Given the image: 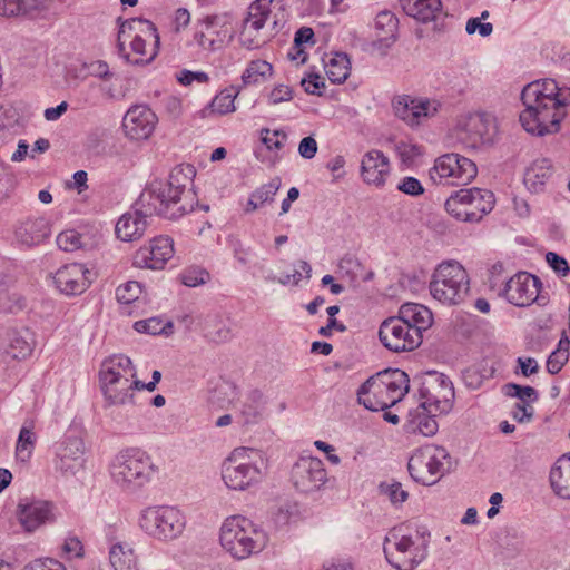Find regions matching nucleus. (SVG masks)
Wrapping results in <instances>:
<instances>
[{
    "instance_id": "nucleus-58",
    "label": "nucleus",
    "mask_w": 570,
    "mask_h": 570,
    "mask_svg": "<svg viewBox=\"0 0 570 570\" xmlns=\"http://www.w3.org/2000/svg\"><path fill=\"white\" fill-rule=\"evenodd\" d=\"M396 189L412 197H417L424 194V187L421 184V181L412 176H406L402 178L399 181Z\"/></svg>"
},
{
    "instance_id": "nucleus-1",
    "label": "nucleus",
    "mask_w": 570,
    "mask_h": 570,
    "mask_svg": "<svg viewBox=\"0 0 570 570\" xmlns=\"http://www.w3.org/2000/svg\"><path fill=\"white\" fill-rule=\"evenodd\" d=\"M196 175L193 165L174 167L166 181L155 180L140 194L136 206L147 215H158L167 219H177L194 210L197 204L193 190Z\"/></svg>"
},
{
    "instance_id": "nucleus-60",
    "label": "nucleus",
    "mask_w": 570,
    "mask_h": 570,
    "mask_svg": "<svg viewBox=\"0 0 570 570\" xmlns=\"http://www.w3.org/2000/svg\"><path fill=\"white\" fill-rule=\"evenodd\" d=\"M0 307L7 312L14 313L24 307V298L17 292H8L0 296Z\"/></svg>"
},
{
    "instance_id": "nucleus-62",
    "label": "nucleus",
    "mask_w": 570,
    "mask_h": 570,
    "mask_svg": "<svg viewBox=\"0 0 570 570\" xmlns=\"http://www.w3.org/2000/svg\"><path fill=\"white\" fill-rule=\"evenodd\" d=\"M304 90L309 95H322V89L325 88L324 80L317 73H311L301 81Z\"/></svg>"
},
{
    "instance_id": "nucleus-19",
    "label": "nucleus",
    "mask_w": 570,
    "mask_h": 570,
    "mask_svg": "<svg viewBox=\"0 0 570 570\" xmlns=\"http://www.w3.org/2000/svg\"><path fill=\"white\" fill-rule=\"evenodd\" d=\"M173 255V239L167 236H158L151 239L148 246H144L135 253L132 263L139 268L163 269Z\"/></svg>"
},
{
    "instance_id": "nucleus-20",
    "label": "nucleus",
    "mask_w": 570,
    "mask_h": 570,
    "mask_svg": "<svg viewBox=\"0 0 570 570\" xmlns=\"http://www.w3.org/2000/svg\"><path fill=\"white\" fill-rule=\"evenodd\" d=\"M85 444L80 436L68 434L56 446L55 466L63 474H76L83 468Z\"/></svg>"
},
{
    "instance_id": "nucleus-6",
    "label": "nucleus",
    "mask_w": 570,
    "mask_h": 570,
    "mask_svg": "<svg viewBox=\"0 0 570 570\" xmlns=\"http://www.w3.org/2000/svg\"><path fill=\"white\" fill-rule=\"evenodd\" d=\"M469 289V274L456 261L441 263L430 282V293L433 298L449 306L462 303Z\"/></svg>"
},
{
    "instance_id": "nucleus-12",
    "label": "nucleus",
    "mask_w": 570,
    "mask_h": 570,
    "mask_svg": "<svg viewBox=\"0 0 570 570\" xmlns=\"http://www.w3.org/2000/svg\"><path fill=\"white\" fill-rule=\"evenodd\" d=\"M291 481L297 491L311 494L322 490L328 478L321 459L301 456L292 466Z\"/></svg>"
},
{
    "instance_id": "nucleus-3",
    "label": "nucleus",
    "mask_w": 570,
    "mask_h": 570,
    "mask_svg": "<svg viewBox=\"0 0 570 570\" xmlns=\"http://www.w3.org/2000/svg\"><path fill=\"white\" fill-rule=\"evenodd\" d=\"M425 532L410 527L393 528L384 540L387 562L397 570H413L428 554Z\"/></svg>"
},
{
    "instance_id": "nucleus-54",
    "label": "nucleus",
    "mask_w": 570,
    "mask_h": 570,
    "mask_svg": "<svg viewBox=\"0 0 570 570\" xmlns=\"http://www.w3.org/2000/svg\"><path fill=\"white\" fill-rule=\"evenodd\" d=\"M569 360V338L566 337V347L557 348L547 360V371L550 374H558Z\"/></svg>"
},
{
    "instance_id": "nucleus-22",
    "label": "nucleus",
    "mask_w": 570,
    "mask_h": 570,
    "mask_svg": "<svg viewBox=\"0 0 570 570\" xmlns=\"http://www.w3.org/2000/svg\"><path fill=\"white\" fill-rule=\"evenodd\" d=\"M158 118L156 114L144 105H136L126 112L122 127L125 135L132 140L148 139L155 130Z\"/></svg>"
},
{
    "instance_id": "nucleus-7",
    "label": "nucleus",
    "mask_w": 570,
    "mask_h": 570,
    "mask_svg": "<svg viewBox=\"0 0 570 570\" xmlns=\"http://www.w3.org/2000/svg\"><path fill=\"white\" fill-rule=\"evenodd\" d=\"M264 461L259 453L246 448L235 449L223 465L222 476L233 490H245L263 476Z\"/></svg>"
},
{
    "instance_id": "nucleus-17",
    "label": "nucleus",
    "mask_w": 570,
    "mask_h": 570,
    "mask_svg": "<svg viewBox=\"0 0 570 570\" xmlns=\"http://www.w3.org/2000/svg\"><path fill=\"white\" fill-rule=\"evenodd\" d=\"M540 279L525 272L517 273L504 285L503 296L515 306H529L539 298Z\"/></svg>"
},
{
    "instance_id": "nucleus-44",
    "label": "nucleus",
    "mask_w": 570,
    "mask_h": 570,
    "mask_svg": "<svg viewBox=\"0 0 570 570\" xmlns=\"http://www.w3.org/2000/svg\"><path fill=\"white\" fill-rule=\"evenodd\" d=\"M204 26L207 30L213 32L212 43L215 45L216 50L220 49L232 37L233 30L230 26L223 22L218 17H207L204 20Z\"/></svg>"
},
{
    "instance_id": "nucleus-59",
    "label": "nucleus",
    "mask_w": 570,
    "mask_h": 570,
    "mask_svg": "<svg viewBox=\"0 0 570 570\" xmlns=\"http://www.w3.org/2000/svg\"><path fill=\"white\" fill-rule=\"evenodd\" d=\"M287 139V135L281 130H262V141L263 144L271 149H282Z\"/></svg>"
},
{
    "instance_id": "nucleus-9",
    "label": "nucleus",
    "mask_w": 570,
    "mask_h": 570,
    "mask_svg": "<svg viewBox=\"0 0 570 570\" xmlns=\"http://www.w3.org/2000/svg\"><path fill=\"white\" fill-rule=\"evenodd\" d=\"M417 385L421 405L430 413L446 414L453 407L454 387L452 382L442 373L429 371L414 376Z\"/></svg>"
},
{
    "instance_id": "nucleus-55",
    "label": "nucleus",
    "mask_w": 570,
    "mask_h": 570,
    "mask_svg": "<svg viewBox=\"0 0 570 570\" xmlns=\"http://www.w3.org/2000/svg\"><path fill=\"white\" fill-rule=\"evenodd\" d=\"M281 178L274 177L267 184L262 185L255 191L252 193L253 197H255L262 206L266 203H271L274 200V196L281 188Z\"/></svg>"
},
{
    "instance_id": "nucleus-34",
    "label": "nucleus",
    "mask_w": 570,
    "mask_h": 570,
    "mask_svg": "<svg viewBox=\"0 0 570 570\" xmlns=\"http://www.w3.org/2000/svg\"><path fill=\"white\" fill-rule=\"evenodd\" d=\"M441 7L440 0H404L403 3L405 13L422 23L436 20Z\"/></svg>"
},
{
    "instance_id": "nucleus-53",
    "label": "nucleus",
    "mask_w": 570,
    "mask_h": 570,
    "mask_svg": "<svg viewBox=\"0 0 570 570\" xmlns=\"http://www.w3.org/2000/svg\"><path fill=\"white\" fill-rule=\"evenodd\" d=\"M171 327L170 322H164L161 318L151 317L148 320L137 321L134 324V328L139 333H147L150 335H157L166 333V328Z\"/></svg>"
},
{
    "instance_id": "nucleus-49",
    "label": "nucleus",
    "mask_w": 570,
    "mask_h": 570,
    "mask_svg": "<svg viewBox=\"0 0 570 570\" xmlns=\"http://www.w3.org/2000/svg\"><path fill=\"white\" fill-rule=\"evenodd\" d=\"M397 18L390 11H382L376 16V28L384 32L385 39L391 40V43L396 39L395 32L397 30Z\"/></svg>"
},
{
    "instance_id": "nucleus-38",
    "label": "nucleus",
    "mask_w": 570,
    "mask_h": 570,
    "mask_svg": "<svg viewBox=\"0 0 570 570\" xmlns=\"http://www.w3.org/2000/svg\"><path fill=\"white\" fill-rule=\"evenodd\" d=\"M109 561L114 570H138V561L132 547L115 543L109 550Z\"/></svg>"
},
{
    "instance_id": "nucleus-61",
    "label": "nucleus",
    "mask_w": 570,
    "mask_h": 570,
    "mask_svg": "<svg viewBox=\"0 0 570 570\" xmlns=\"http://www.w3.org/2000/svg\"><path fill=\"white\" fill-rule=\"evenodd\" d=\"M338 268L344 275L350 277L351 282H355L363 266L356 258L345 256L340 261Z\"/></svg>"
},
{
    "instance_id": "nucleus-56",
    "label": "nucleus",
    "mask_w": 570,
    "mask_h": 570,
    "mask_svg": "<svg viewBox=\"0 0 570 570\" xmlns=\"http://www.w3.org/2000/svg\"><path fill=\"white\" fill-rule=\"evenodd\" d=\"M141 293V286L138 282H127L124 285H120L116 289V296L118 302L122 304H130L138 299L139 295Z\"/></svg>"
},
{
    "instance_id": "nucleus-47",
    "label": "nucleus",
    "mask_w": 570,
    "mask_h": 570,
    "mask_svg": "<svg viewBox=\"0 0 570 570\" xmlns=\"http://www.w3.org/2000/svg\"><path fill=\"white\" fill-rule=\"evenodd\" d=\"M237 95L238 92L233 88L220 91L210 102L212 111L219 115L233 112L235 110L234 101Z\"/></svg>"
},
{
    "instance_id": "nucleus-36",
    "label": "nucleus",
    "mask_w": 570,
    "mask_h": 570,
    "mask_svg": "<svg viewBox=\"0 0 570 570\" xmlns=\"http://www.w3.org/2000/svg\"><path fill=\"white\" fill-rule=\"evenodd\" d=\"M387 390V395L396 403L409 392V375L399 368L387 370L377 374Z\"/></svg>"
},
{
    "instance_id": "nucleus-39",
    "label": "nucleus",
    "mask_w": 570,
    "mask_h": 570,
    "mask_svg": "<svg viewBox=\"0 0 570 570\" xmlns=\"http://www.w3.org/2000/svg\"><path fill=\"white\" fill-rule=\"evenodd\" d=\"M43 3L45 0H0V16H24L39 10Z\"/></svg>"
},
{
    "instance_id": "nucleus-51",
    "label": "nucleus",
    "mask_w": 570,
    "mask_h": 570,
    "mask_svg": "<svg viewBox=\"0 0 570 570\" xmlns=\"http://www.w3.org/2000/svg\"><path fill=\"white\" fill-rule=\"evenodd\" d=\"M112 389L115 390L114 394H108L107 392H102L106 401V407H111L116 405H126L132 401L134 394L132 385L131 386H124L119 384H114Z\"/></svg>"
},
{
    "instance_id": "nucleus-18",
    "label": "nucleus",
    "mask_w": 570,
    "mask_h": 570,
    "mask_svg": "<svg viewBox=\"0 0 570 570\" xmlns=\"http://www.w3.org/2000/svg\"><path fill=\"white\" fill-rule=\"evenodd\" d=\"M272 0H255L248 8L247 17L244 20L239 33V41L243 47L252 50L258 48L264 40L259 39L258 32L265 26L271 14Z\"/></svg>"
},
{
    "instance_id": "nucleus-32",
    "label": "nucleus",
    "mask_w": 570,
    "mask_h": 570,
    "mask_svg": "<svg viewBox=\"0 0 570 570\" xmlns=\"http://www.w3.org/2000/svg\"><path fill=\"white\" fill-rule=\"evenodd\" d=\"M439 413H430L429 409L419 405L409 411L406 430L411 433H421L424 436H432L438 432L439 425L434 419Z\"/></svg>"
},
{
    "instance_id": "nucleus-31",
    "label": "nucleus",
    "mask_w": 570,
    "mask_h": 570,
    "mask_svg": "<svg viewBox=\"0 0 570 570\" xmlns=\"http://www.w3.org/2000/svg\"><path fill=\"white\" fill-rule=\"evenodd\" d=\"M463 196L466 198L468 212L475 215L473 223L481 222L482 218L493 209L495 204L494 194L488 189H464Z\"/></svg>"
},
{
    "instance_id": "nucleus-29",
    "label": "nucleus",
    "mask_w": 570,
    "mask_h": 570,
    "mask_svg": "<svg viewBox=\"0 0 570 570\" xmlns=\"http://www.w3.org/2000/svg\"><path fill=\"white\" fill-rule=\"evenodd\" d=\"M401 321L411 325L417 336H423V332L430 328L433 323L431 311L416 303H405L400 307L399 315Z\"/></svg>"
},
{
    "instance_id": "nucleus-64",
    "label": "nucleus",
    "mask_w": 570,
    "mask_h": 570,
    "mask_svg": "<svg viewBox=\"0 0 570 570\" xmlns=\"http://www.w3.org/2000/svg\"><path fill=\"white\" fill-rule=\"evenodd\" d=\"M22 570H66L65 566L55 559L35 560Z\"/></svg>"
},
{
    "instance_id": "nucleus-8",
    "label": "nucleus",
    "mask_w": 570,
    "mask_h": 570,
    "mask_svg": "<svg viewBox=\"0 0 570 570\" xmlns=\"http://www.w3.org/2000/svg\"><path fill=\"white\" fill-rule=\"evenodd\" d=\"M139 527L149 537L167 542L175 540L183 533L186 519L181 511L175 507L154 505L141 511Z\"/></svg>"
},
{
    "instance_id": "nucleus-33",
    "label": "nucleus",
    "mask_w": 570,
    "mask_h": 570,
    "mask_svg": "<svg viewBox=\"0 0 570 570\" xmlns=\"http://www.w3.org/2000/svg\"><path fill=\"white\" fill-rule=\"evenodd\" d=\"M553 173V166L550 159H535L524 173V184L532 193L542 190L546 183Z\"/></svg>"
},
{
    "instance_id": "nucleus-10",
    "label": "nucleus",
    "mask_w": 570,
    "mask_h": 570,
    "mask_svg": "<svg viewBox=\"0 0 570 570\" xmlns=\"http://www.w3.org/2000/svg\"><path fill=\"white\" fill-rule=\"evenodd\" d=\"M449 453L443 446L428 444L415 450L411 455L407 469L410 475L423 485L435 484L445 473V461Z\"/></svg>"
},
{
    "instance_id": "nucleus-63",
    "label": "nucleus",
    "mask_w": 570,
    "mask_h": 570,
    "mask_svg": "<svg viewBox=\"0 0 570 570\" xmlns=\"http://www.w3.org/2000/svg\"><path fill=\"white\" fill-rule=\"evenodd\" d=\"M546 261L549 266L561 276H566L570 272L568 262L557 253H547Z\"/></svg>"
},
{
    "instance_id": "nucleus-25",
    "label": "nucleus",
    "mask_w": 570,
    "mask_h": 570,
    "mask_svg": "<svg viewBox=\"0 0 570 570\" xmlns=\"http://www.w3.org/2000/svg\"><path fill=\"white\" fill-rule=\"evenodd\" d=\"M390 173L389 158L377 149L367 151L361 161V175L364 183L383 186Z\"/></svg>"
},
{
    "instance_id": "nucleus-13",
    "label": "nucleus",
    "mask_w": 570,
    "mask_h": 570,
    "mask_svg": "<svg viewBox=\"0 0 570 570\" xmlns=\"http://www.w3.org/2000/svg\"><path fill=\"white\" fill-rule=\"evenodd\" d=\"M379 338L384 347L394 353L413 351L423 341V336H417L411 325H406L399 316L389 317L382 322Z\"/></svg>"
},
{
    "instance_id": "nucleus-24",
    "label": "nucleus",
    "mask_w": 570,
    "mask_h": 570,
    "mask_svg": "<svg viewBox=\"0 0 570 570\" xmlns=\"http://www.w3.org/2000/svg\"><path fill=\"white\" fill-rule=\"evenodd\" d=\"M358 402L371 411H385L396 404L393 399L387 395L384 382L379 375L366 380L357 391Z\"/></svg>"
},
{
    "instance_id": "nucleus-35",
    "label": "nucleus",
    "mask_w": 570,
    "mask_h": 570,
    "mask_svg": "<svg viewBox=\"0 0 570 570\" xmlns=\"http://www.w3.org/2000/svg\"><path fill=\"white\" fill-rule=\"evenodd\" d=\"M550 483L554 493L570 499V456H561L550 471Z\"/></svg>"
},
{
    "instance_id": "nucleus-48",
    "label": "nucleus",
    "mask_w": 570,
    "mask_h": 570,
    "mask_svg": "<svg viewBox=\"0 0 570 570\" xmlns=\"http://www.w3.org/2000/svg\"><path fill=\"white\" fill-rule=\"evenodd\" d=\"M380 493L386 495L393 505L402 504L409 498V492L402 483L395 480L382 482L379 485Z\"/></svg>"
},
{
    "instance_id": "nucleus-30",
    "label": "nucleus",
    "mask_w": 570,
    "mask_h": 570,
    "mask_svg": "<svg viewBox=\"0 0 570 570\" xmlns=\"http://www.w3.org/2000/svg\"><path fill=\"white\" fill-rule=\"evenodd\" d=\"M138 23L142 27L141 32H144L146 35V37H148L149 39L154 40V48L151 49L149 57L144 58L147 55V50H146V41L147 40L141 35H135V37L130 41V48H131L132 52L139 55L140 58L132 60V62L134 63H140V62L148 63L157 55V48L159 47L160 39H159V35L157 32V29L153 22H150L148 20L139 19Z\"/></svg>"
},
{
    "instance_id": "nucleus-41",
    "label": "nucleus",
    "mask_w": 570,
    "mask_h": 570,
    "mask_svg": "<svg viewBox=\"0 0 570 570\" xmlns=\"http://www.w3.org/2000/svg\"><path fill=\"white\" fill-rule=\"evenodd\" d=\"M35 423L32 420H27L20 429L16 453L21 461H26L31 456L33 451L37 435L35 433Z\"/></svg>"
},
{
    "instance_id": "nucleus-11",
    "label": "nucleus",
    "mask_w": 570,
    "mask_h": 570,
    "mask_svg": "<svg viewBox=\"0 0 570 570\" xmlns=\"http://www.w3.org/2000/svg\"><path fill=\"white\" fill-rule=\"evenodd\" d=\"M434 184L466 185L478 175L476 165L455 153L438 157L429 171Z\"/></svg>"
},
{
    "instance_id": "nucleus-40",
    "label": "nucleus",
    "mask_w": 570,
    "mask_h": 570,
    "mask_svg": "<svg viewBox=\"0 0 570 570\" xmlns=\"http://www.w3.org/2000/svg\"><path fill=\"white\" fill-rule=\"evenodd\" d=\"M351 66L346 53H335L328 62L325 63V71L333 83L344 82L350 75Z\"/></svg>"
},
{
    "instance_id": "nucleus-52",
    "label": "nucleus",
    "mask_w": 570,
    "mask_h": 570,
    "mask_svg": "<svg viewBox=\"0 0 570 570\" xmlns=\"http://www.w3.org/2000/svg\"><path fill=\"white\" fill-rule=\"evenodd\" d=\"M14 108L10 106H0V140H6L11 136L18 117Z\"/></svg>"
},
{
    "instance_id": "nucleus-21",
    "label": "nucleus",
    "mask_w": 570,
    "mask_h": 570,
    "mask_svg": "<svg viewBox=\"0 0 570 570\" xmlns=\"http://www.w3.org/2000/svg\"><path fill=\"white\" fill-rule=\"evenodd\" d=\"M100 382L102 392L109 395L115 393L114 384L131 386L129 376L135 375L131 360L125 355H114L106 360L100 370Z\"/></svg>"
},
{
    "instance_id": "nucleus-4",
    "label": "nucleus",
    "mask_w": 570,
    "mask_h": 570,
    "mask_svg": "<svg viewBox=\"0 0 570 570\" xmlns=\"http://www.w3.org/2000/svg\"><path fill=\"white\" fill-rule=\"evenodd\" d=\"M157 470L151 456L138 448L119 451L109 465L112 481L129 492H135L149 483Z\"/></svg>"
},
{
    "instance_id": "nucleus-28",
    "label": "nucleus",
    "mask_w": 570,
    "mask_h": 570,
    "mask_svg": "<svg viewBox=\"0 0 570 570\" xmlns=\"http://www.w3.org/2000/svg\"><path fill=\"white\" fill-rule=\"evenodd\" d=\"M149 215L140 212L136 206L134 213L124 214L116 224V235L124 242H132L140 238L147 228V217Z\"/></svg>"
},
{
    "instance_id": "nucleus-45",
    "label": "nucleus",
    "mask_w": 570,
    "mask_h": 570,
    "mask_svg": "<svg viewBox=\"0 0 570 570\" xmlns=\"http://www.w3.org/2000/svg\"><path fill=\"white\" fill-rule=\"evenodd\" d=\"M263 409V394L257 390L252 391L240 410L244 423H256L262 417Z\"/></svg>"
},
{
    "instance_id": "nucleus-26",
    "label": "nucleus",
    "mask_w": 570,
    "mask_h": 570,
    "mask_svg": "<svg viewBox=\"0 0 570 570\" xmlns=\"http://www.w3.org/2000/svg\"><path fill=\"white\" fill-rule=\"evenodd\" d=\"M32 350L33 343L30 341L28 331L10 328L0 334V352L12 360H23L31 354Z\"/></svg>"
},
{
    "instance_id": "nucleus-43",
    "label": "nucleus",
    "mask_w": 570,
    "mask_h": 570,
    "mask_svg": "<svg viewBox=\"0 0 570 570\" xmlns=\"http://www.w3.org/2000/svg\"><path fill=\"white\" fill-rule=\"evenodd\" d=\"M57 245L65 252H75L77 249H88L92 246V243L89 237L75 229H68L57 236Z\"/></svg>"
},
{
    "instance_id": "nucleus-5",
    "label": "nucleus",
    "mask_w": 570,
    "mask_h": 570,
    "mask_svg": "<svg viewBox=\"0 0 570 570\" xmlns=\"http://www.w3.org/2000/svg\"><path fill=\"white\" fill-rule=\"evenodd\" d=\"M222 547L238 560L257 554L266 547L268 537L257 524L243 515L228 517L219 535Z\"/></svg>"
},
{
    "instance_id": "nucleus-15",
    "label": "nucleus",
    "mask_w": 570,
    "mask_h": 570,
    "mask_svg": "<svg viewBox=\"0 0 570 570\" xmlns=\"http://www.w3.org/2000/svg\"><path fill=\"white\" fill-rule=\"evenodd\" d=\"M392 107L397 118L413 127L420 125L423 118L436 115L441 108V102L435 99L401 95L392 100Z\"/></svg>"
},
{
    "instance_id": "nucleus-27",
    "label": "nucleus",
    "mask_w": 570,
    "mask_h": 570,
    "mask_svg": "<svg viewBox=\"0 0 570 570\" xmlns=\"http://www.w3.org/2000/svg\"><path fill=\"white\" fill-rule=\"evenodd\" d=\"M50 233V225L43 217L27 218L17 225L14 237L21 245L32 247L47 239Z\"/></svg>"
},
{
    "instance_id": "nucleus-57",
    "label": "nucleus",
    "mask_w": 570,
    "mask_h": 570,
    "mask_svg": "<svg viewBox=\"0 0 570 570\" xmlns=\"http://www.w3.org/2000/svg\"><path fill=\"white\" fill-rule=\"evenodd\" d=\"M209 278V274L202 268H189L180 275L181 283L188 287H196L205 284Z\"/></svg>"
},
{
    "instance_id": "nucleus-23",
    "label": "nucleus",
    "mask_w": 570,
    "mask_h": 570,
    "mask_svg": "<svg viewBox=\"0 0 570 570\" xmlns=\"http://www.w3.org/2000/svg\"><path fill=\"white\" fill-rule=\"evenodd\" d=\"M92 273L83 264L71 263L60 267L53 281L57 288L65 295L82 294L91 283Z\"/></svg>"
},
{
    "instance_id": "nucleus-37",
    "label": "nucleus",
    "mask_w": 570,
    "mask_h": 570,
    "mask_svg": "<svg viewBox=\"0 0 570 570\" xmlns=\"http://www.w3.org/2000/svg\"><path fill=\"white\" fill-rule=\"evenodd\" d=\"M387 390V395L396 403L409 392V375L399 368L387 370L377 374Z\"/></svg>"
},
{
    "instance_id": "nucleus-46",
    "label": "nucleus",
    "mask_w": 570,
    "mask_h": 570,
    "mask_svg": "<svg viewBox=\"0 0 570 570\" xmlns=\"http://www.w3.org/2000/svg\"><path fill=\"white\" fill-rule=\"evenodd\" d=\"M272 65L265 60L252 61L242 76L243 82L252 85L264 81L272 75Z\"/></svg>"
},
{
    "instance_id": "nucleus-16",
    "label": "nucleus",
    "mask_w": 570,
    "mask_h": 570,
    "mask_svg": "<svg viewBox=\"0 0 570 570\" xmlns=\"http://www.w3.org/2000/svg\"><path fill=\"white\" fill-rule=\"evenodd\" d=\"M16 515L23 530L29 533L56 520L52 502L28 498L19 501Z\"/></svg>"
},
{
    "instance_id": "nucleus-50",
    "label": "nucleus",
    "mask_w": 570,
    "mask_h": 570,
    "mask_svg": "<svg viewBox=\"0 0 570 570\" xmlns=\"http://www.w3.org/2000/svg\"><path fill=\"white\" fill-rule=\"evenodd\" d=\"M503 390L505 395L519 399L521 404H525V402H535L539 399L537 390L532 386L508 383L503 386Z\"/></svg>"
},
{
    "instance_id": "nucleus-14",
    "label": "nucleus",
    "mask_w": 570,
    "mask_h": 570,
    "mask_svg": "<svg viewBox=\"0 0 570 570\" xmlns=\"http://www.w3.org/2000/svg\"><path fill=\"white\" fill-rule=\"evenodd\" d=\"M463 141L472 148L491 145L498 136L497 117L487 111L468 115L460 124Z\"/></svg>"
},
{
    "instance_id": "nucleus-2",
    "label": "nucleus",
    "mask_w": 570,
    "mask_h": 570,
    "mask_svg": "<svg viewBox=\"0 0 570 570\" xmlns=\"http://www.w3.org/2000/svg\"><path fill=\"white\" fill-rule=\"evenodd\" d=\"M524 110L520 114L521 126L531 135L544 136L560 130L570 104V90L558 87L553 79L533 81L521 92Z\"/></svg>"
},
{
    "instance_id": "nucleus-42",
    "label": "nucleus",
    "mask_w": 570,
    "mask_h": 570,
    "mask_svg": "<svg viewBox=\"0 0 570 570\" xmlns=\"http://www.w3.org/2000/svg\"><path fill=\"white\" fill-rule=\"evenodd\" d=\"M464 195V189L455 191L452 194L445 202L444 207L449 215L454 217L460 222L473 223L475 220V215L473 213L468 212L466 207V198Z\"/></svg>"
}]
</instances>
